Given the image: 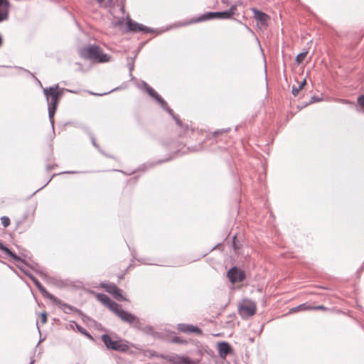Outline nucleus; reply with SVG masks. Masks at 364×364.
Here are the masks:
<instances>
[{
    "mask_svg": "<svg viewBox=\"0 0 364 364\" xmlns=\"http://www.w3.org/2000/svg\"><path fill=\"white\" fill-rule=\"evenodd\" d=\"M306 55H307V52H304V53H299V54L296 57V63L298 65L301 64V63L304 60V59L306 58Z\"/></svg>",
    "mask_w": 364,
    "mask_h": 364,
    "instance_id": "obj_22",
    "label": "nucleus"
},
{
    "mask_svg": "<svg viewBox=\"0 0 364 364\" xmlns=\"http://www.w3.org/2000/svg\"><path fill=\"white\" fill-rule=\"evenodd\" d=\"M49 299L52 301L54 304H55L59 309H60L66 314H69L71 311H76V309L74 307L71 306L68 304L63 303L61 300L55 297L54 295H52Z\"/></svg>",
    "mask_w": 364,
    "mask_h": 364,
    "instance_id": "obj_10",
    "label": "nucleus"
},
{
    "mask_svg": "<svg viewBox=\"0 0 364 364\" xmlns=\"http://www.w3.org/2000/svg\"><path fill=\"white\" fill-rule=\"evenodd\" d=\"M178 328L180 331L183 332V333H194L199 334V335H201L203 333L200 328H199L197 326H193V325L179 324Z\"/></svg>",
    "mask_w": 364,
    "mask_h": 364,
    "instance_id": "obj_12",
    "label": "nucleus"
},
{
    "mask_svg": "<svg viewBox=\"0 0 364 364\" xmlns=\"http://www.w3.org/2000/svg\"><path fill=\"white\" fill-rule=\"evenodd\" d=\"M252 11L254 14V18L257 22H259L261 25L265 26L269 20V16L264 12H262L256 9H252Z\"/></svg>",
    "mask_w": 364,
    "mask_h": 364,
    "instance_id": "obj_13",
    "label": "nucleus"
},
{
    "mask_svg": "<svg viewBox=\"0 0 364 364\" xmlns=\"http://www.w3.org/2000/svg\"><path fill=\"white\" fill-rule=\"evenodd\" d=\"M228 277L231 283L235 284L242 282L245 279V274L244 271L232 267L228 272Z\"/></svg>",
    "mask_w": 364,
    "mask_h": 364,
    "instance_id": "obj_7",
    "label": "nucleus"
},
{
    "mask_svg": "<svg viewBox=\"0 0 364 364\" xmlns=\"http://www.w3.org/2000/svg\"><path fill=\"white\" fill-rule=\"evenodd\" d=\"M40 318L42 324H45L47 322V314L46 312H43L40 314Z\"/></svg>",
    "mask_w": 364,
    "mask_h": 364,
    "instance_id": "obj_24",
    "label": "nucleus"
},
{
    "mask_svg": "<svg viewBox=\"0 0 364 364\" xmlns=\"http://www.w3.org/2000/svg\"><path fill=\"white\" fill-rule=\"evenodd\" d=\"M81 58L94 63H106L112 60V55L104 52L97 45H88L79 50Z\"/></svg>",
    "mask_w": 364,
    "mask_h": 364,
    "instance_id": "obj_1",
    "label": "nucleus"
},
{
    "mask_svg": "<svg viewBox=\"0 0 364 364\" xmlns=\"http://www.w3.org/2000/svg\"><path fill=\"white\" fill-rule=\"evenodd\" d=\"M43 92L46 97L47 102L48 104V112L49 117L52 119L55 113V110L58 105L59 101L63 95V91H61L58 86L50 87L49 88L43 89Z\"/></svg>",
    "mask_w": 364,
    "mask_h": 364,
    "instance_id": "obj_2",
    "label": "nucleus"
},
{
    "mask_svg": "<svg viewBox=\"0 0 364 364\" xmlns=\"http://www.w3.org/2000/svg\"><path fill=\"white\" fill-rule=\"evenodd\" d=\"M0 250L3 251L5 254L13 258L14 259L18 261L20 260V257H18L16 254L11 252L9 248L4 246L1 243H0Z\"/></svg>",
    "mask_w": 364,
    "mask_h": 364,
    "instance_id": "obj_20",
    "label": "nucleus"
},
{
    "mask_svg": "<svg viewBox=\"0 0 364 364\" xmlns=\"http://www.w3.org/2000/svg\"><path fill=\"white\" fill-rule=\"evenodd\" d=\"M311 306L307 303H304L300 304L296 307L291 308L288 312V314H291L294 313H297L299 311H304L311 310Z\"/></svg>",
    "mask_w": 364,
    "mask_h": 364,
    "instance_id": "obj_18",
    "label": "nucleus"
},
{
    "mask_svg": "<svg viewBox=\"0 0 364 364\" xmlns=\"http://www.w3.org/2000/svg\"><path fill=\"white\" fill-rule=\"evenodd\" d=\"M172 364H198V363L188 356L173 355L168 359Z\"/></svg>",
    "mask_w": 364,
    "mask_h": 364,
    "instance_id": "obj_9",
    "label": "nucleus"
},
{
    "mask_svg": "<svg viewBox=\"0 0 364 364\" xmlns=\"http://www.w3.org/2000/svg\"><path fill=\"white\" fill-rule=\"evenodd\" d=\"M127 26L129 31L136 32V31H146V28L143 26L142 25H139V23L132 21L131 19H128L127 21Z\"/></svg>",
    "mask_w": 364,
    "mask_h": 364,
    "instance_id": "obj_17",
    "label": "nucleus"
},
{
    "mask_svg": "<svg viewBox=\"0 0 364 364\" xmlns=\"http://www.w3.org/2000/svg\"><path fill=\"white\" fill-rule=\"evenodd\" d=\"M257 307L255 302L245 301L239 306V314L242 317H250L256 313Z\"/></svg>",
    "mask_w": 364,
    "mask_h": 364,
    "instance_id": "obj_6",
    "label": "nucleus"
},
{
    "mask_svg": "<svg viewBox=\"0 0 364 364\" xmlns=\"http://www.w3.org/2000/svg\"><path fill=\"white\" fill-rule=\"evenodd\" d=\"M237 10V6L232 5L228 11H223V12H208L206 13L200 17L191 20L188 23H198L200 21L210 20L214 18H230L235 14Z\"/></svg>",
    "mask_w": 364,
    "mask_h": 364,
    "instance_id": "obj_3",
    "label": "nucleus"
},
{
    "mask_svg": "<svg viewBox=\"0 0 364 364\" xmlns=\"http://www.w3.org/2000/svg\"><path fill=\"white\" fill-rule=\"evenodd\" d=\"M306 80H304L298 87L293 86L292 87V94L294 96L298 95L299 92L304 88V85H306Z\"/></svg>",
    "mask_w": 364,
    "mask_h": 364,
    "instance_id": "obj_21",
    "label": "nucleus"
},
{
    "mask_svg": "<svg viewBox=\"0 0 364 364\" xmlns=\"http://www.w3.org/2000/svg\"><path fill=\"white\" fill-rule=\"evenodd\" d=\"M98 2H102L104 0H97Z\"/></svg>",
    "mask_w": 364,
    "mask_h": 364,
    "instance_id": "obj_28",
    "label": "nucleus"
},
{
    "mask_svg": "<svg viewBox=\"0 0 364 364\" xmlns=\"http://www.w3.org/2000/svg\"><path fill=\"white\" fill-rule=\"evenodd\" d=\"M101 287L105 289L106 291L112 294L117 300L127 301V299L123 296L122 291L114 284L102 283Z\"/></svg>",
    "mask_w": 364,
    "mask_h": 364,
    "instance_id": "obj_8",
    "label": "nucleus"
},
{
    "mask_svg": "<svg viewBox=\"0 0 364 364\" xmlns=\"http://www.w3.org/2000/svg\"><path fill=\"white\" fill-rule=\"evenodd\" d=\"M30 278L33 281V282L35 284L36 287L38 289V290L41 291L42 295L47 298L50 299V296L53 295L52 294L49 293L46 288L41 284V283L33 276H31Z\"/></svg>",
    "mask_w": 364,
    "mask_h": 364,
    "instance_id": "obj_15",
    "label": "nucleus"
},
{
    "mask_svg": "<svg viewBox=\"0 0 364 364\" xmlns=\"http://www.w3.org/2000/svg\"><path fill=\"white\" fill-rule=\"evenodd\" d=\"M96 297L99 301L107 306L112 311L116 309L114 304H117L116 302L112 301L107 295L103 294H97Z\"/></svg>",
    "mask_w": 364,
    "mask_h": 364,
    "instance_id": "obj_14",
    "label": "nucleus"
},
{
    "mask_svg": "<svg viewBox=\"0 0 364 364\" xmlns=\"http://www.w3.org/2000/svg\"><path fill=\"white\" fill-rule=\"evenodd\" d=\"M101 338L108 349L120 352H125L129 349L128 345L122 340H114L107 334L102 335Z\"/></svg>",
    "mask_w": 364,
    "mask_h": 364,
    "instance_id": "obj_4",
    "label": "nucleus"
},
{
    "mask_svg": "<svg viewBox=\"0 0 364 364\" xmlns=\"http://www.w3.org/2000/svg\"><path fill=\"white\" fill-rule=\"evenodd\" d=\"M219 355L221 358H225L231 352L230 345L226 342L218 343Z\"/></svg>",
    "mask_w": 364,
    "mask_h": 364,
    "instance_id": "obj_16",
    "label": "nucleus"
},
{
    "mask_svg": "<svg viewBox=\"0 0 364 364\" xmlns=\"http://www.w3.org/2000/svg\"><path fill=\"white\" fill-rule=\"evenodd\" d=\"M77 328L78 331H79L80 333H83V334H85V335H88V334L87 333L86 331L85 330V328H83L82 327H81V326H77Z\"/></svg>",
    "mask_w": 364,
    "mask_h": 364,
    "instance_id": "obj_26",
    "label": "nucleus"
},
{
    "mask_svg": "<svg viewBox=\"0 0 364 364\" xmlns=\"http://www.w3.org/2000/svg\"><path fill=\"white\" fill-rule=\"evenodd\" d=\"M146 91L151 97H154L161 104L164 105L166 103L164 100L161 97V96L152 87H147Z\"/></svg>",
    "mask_w": 364,
    "mask_h": 364,
    "instance_id": "obj_19",
    "label": "nucleus"
},
{
    "mask_svg": "<svg viewBox=\"0 0 364 364\" xmlns=\"http://www.w3.org/2000/svg\"><path fill=\"white\" fill-rule=\"evenodd\" d=\"M9 2L8 0H0V21H5L9 17Z\"/></svg>",
    "mask_w": 364,
    "mask_h": 364,
    "instance_id": "obj_11",
    "label": "nucleus"
},
{
    "mask_svg": "<svg viewBox=\"0 0 364 364\" xmlns=\"http://www.w3.org/2000/svg\"><path fill=\"white\" fill-rule=\"evenodd\" d=\"M235 240H236V236H234L233 237V242H232V245H233V247L235 250H238L239 249V247L237 246V244L235 242Z\"/></svg>",
    "mask_w": 364,
    "mask_h": 364,
    "instance_id": "obj_27",
    "label": "nucleus"
},
{
    "mask_svg": "<svg viewBox=\"0 0 364 364\" xmlns=\"http://www.w3.org/2000/svg\"><path fill=\"white\" fill-rule=\"evenodd\" d=\"M311 308H312L311 310H321V311H327L328 310V308H326V306H324L323 305L311 306Z\"/></svg>",
    "mask_w": 364,
    "mask_h": 364,
    "instance_id": "obj_25",
    "label": "nucleus"
},
{
    "mask_svg": "<svg viewBox=\"0 0 364 364\" xmlns=\"http://www.w3.org/2000/svg\"><path fill=\"white\" fill-rule=\"evenodd\" d=\"M1 224L4 227L6 228L9 226L11 221L10 219L6 216H3L1 218Z\"/></svg>",
    "mask_w": 364,
    "mask_h": 364,
    "instance_id": "obj_23",
    "label": "nucleus"
},
{
    "mask_svg": "<svg viewBox=\"0 0 364 364\" xmlns=\"http://www.w3.org/2000/svg\"><path fill=\"white\" fill-rule=\"evenodd\" d=\"M116 309L114 313L117 315L123 321L129 323L134 327H139L140 322L138 318L132 314L123 310L119 304H114Z\"/></svg>",
    "mask_w": 364,
    "mask_h": 364,
    "instance_id": "obj_5",
    "label": "nucleus"
}]
</instances>
